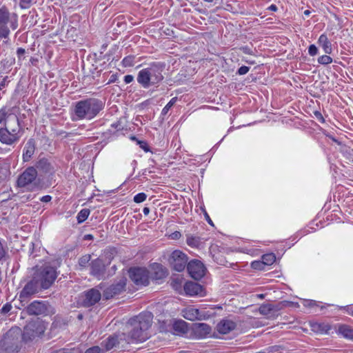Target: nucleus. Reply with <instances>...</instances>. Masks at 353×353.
I'll list each match as a JSON object with an SVG mask.
<instances>
[{
	"mask_svg": "<svg viewBox=\"0 0 353 353\" xmlns=\"http://www.w3.org/2000/svg\"><path fill=\"white\" fill-rule=\"evenodd\" d=\"M153 315L145 312L130 319L128 323V336L132 341H144L148 338V330L152 323Z\"/></svg>",
	"mask_w": 353,
	"mask_h": 353,
	"instance_id": "f257e3e1",
	"label": "nucleus"
},
{
	"mask_svg": "<svg viewBox=\"0 0 353 353\" xmlns=\"http://www.w3.org/2000/svg\"><path fill=\"white\" fill-rule=\"evenodd\" d=\"M104 107L103 103L95 98H89L77 101L74 108V120L94 118Z\"/></svg>",
	"mask_w": 353,
	"mask_h": 353,
	"instance_id": "f03ea898",
	"label": "nucleus"
},
{
	"mask_svg": "<svg viewBox=\"0 0 353 353\" xmlns=\"http://www.w3.org/2000/svg\"><path fill=\"white\" fill-rule=\"evenodd\" d=\"M163 67L160 64H152L138 73L137 80L144 88L160 83L163 79Z\"/></svg>",
	"mask_w": 353,
	"mask_h": 353,
	"instance_id": "7ed1b4c3",
	"label": "nucleus"
},
{
	"mask_svg": "<svg viewBox=\"0 0 353 353\" xmlns=\"http://www.w3.org/2000/svg\"><path fill=\"white\" fill-rule=\"evenodd\" d=\"M21 336L20 329L16 327L9 330L1 340V347L7 353L18 352L20 349Z\"/></svg>",
	"mask_w": 353,
	"mask_h": 353,
	"instance_id": "20e7f679",
	"label": "nucleus"
},
{
	"mask_svg": "<svg viewBox=\"0 0 353 353\" xmlns=\"http://www.w3.org/2000/svg\"><path fill=\"white\" fill-rule=\"evenodd\" d=\"M10 121L14 124V128H11V131H8L7 128H0V142L7 145L16 143L21 137V129L18 117L11 116Z\"/></svg>",
	"mask_w": 353,
	"mask_h": 353,
	"instance_id": "39448f33",
	"label": "nucleus"
},
{
	"mask_svg": "<svg viewBox=\"0 0 353 353\" xmlns=\"http://www.w3.org/2000/svg\"><path fill=\"white\" fill-rule=\"evenodd\" d=\"M35 278L39 279L43 289L49 288L54 282L57 273L54 268L50 265H43L37 269L34 274Z\"/></svg>",
	"mask_w": 353,
	"mask_h": 353,
	"instance_id": "423d86ee",
	"label": "nucleus"
},
{
	"mask_svg": "<svg viewBox=\"0 0 353 353\" xmlns=\"http://www.w3.org/2000/svg\"><path fill=\"white\" fill-rule=\"evenodd\" d=\"M29 315L48 316L55 313L54 307L46 301H34L26 308Z\"/></svg>",
	"mask_w": 353,
	"mask_h": 353,
	"instance_id": "0eeeda50",
	"label": "nucleus"
},
{
	"mask_svg": "<svg viewBox=\"0 0 353 353\" xmlns=\"http://www.w3.org/2000/svg\"><path fill=\"white\" fill-rule=\"evenodd\" d=\"M45 332V326L41 321L37 319L29 322L23 329L22 334L25 341L32 340L35 337L39 336Z\"/></svg>",
	"mask_w": 353,
	"mask_h": 353,
	"instance_id": "6e6552de",
	"label": "nucleus"
},
{
	"mask_svg": "<svg viewBox=\"0 0 353 353\" xmlns=\"http://www.w3.org/2000/svg\"><path fill=\"white\" fill-rule=\"evenodd\" d=\"M129 276L137 285H148L149 284V272L144 268H131Z\"/></svg>",
	"mask_w": 353,
	"mask_h": 353,
	"instance_id": "1a4fd4ad",
	"label": "nucleus"
},
{
	"mask_svg": "<svg viewBox=\"0 0 353 353\" xmlns=\"http://www.w3.org/2000/svg\"><path fill=\"white\" fill-rule=\"evenodd\" d=\"M169 262L174 270L181 272L188 265V257L181 251L174 250L170 256Z\"/></svg>",
	"mask_w": 353,
	"mask_h": 353,
	"instance_id": "9d476101",
	"label": "nucleus"
},
{
	"mask_svg": "<svg viewBox=\"0 0 353 353\" xmlns=\"http://www.w3.org/2000/svg\"><path fill=\"white\" fill-rule=\"evenodd\" d=\"M10 20V14L8 10L3 7L0 8V39H6L10 34L8 23Z\"/></svg>",
	"mask_w": 353,
	"mask_h": 353,
	"instance_id": "9b49d317",
	"label": "nucleus"
},
{
	"mask_svg": "<svg viewBox=\"0 0 353 353\" xmlns=\"http://www.w3.org/2000/svg\"><path fill=\"white\" fill-rule=\"evenodd\" d=\"M187 270L190 275L195 280L201 279L205 275V268L199 260H192L187 265Z\"/></svg>",
	"mask_w": 353,
	"mask_h": 353,
	"instance_id": "f8f14e48",
	"label": "nucleus"
},
{
	"mask_svg": "<svg viewBox=\"0 0 353 353\" xmlns=\"http://www.w3.org/2000/svg\"><path fill=\"white\" fill-rule=\"evenodd\" d=\"M37 175V171L34 167L28 168L18 178V186L26 187L32 184L35 181Z\"/></svg>",
	"mask_w": 353,
	"mask_h": 353,
	"instance_id": "ddd939ff",
	"label": "nucleus"
},
{
	"mask_svg": "<svg viewBox=\"0 0 353 353\" xmlns=\"http://www.w3.org/2000/svg\"><path fill=\"white\" fill-rule=\"evenodd\" d=\"M125 279H122L116 284L109 286L103 291V298L108 300L113 298L116 295L120 294L125 290Z\"/></svg>",
	"mask_w": 353,
	"mask_h": 353,
	"instance_id": "4468645a",
	"label": "nucleus"
},
{
	"mask_svg": "<svg viewBox=\"0 0 353 353\" xmlns=\"http://www.w3.org/2000/svg\"><path fill=\"white\" fill-rule=\"evenodd\" d=\"M41 289H43L41 287V283L39 279L35 278V275L34 274L32 279L30 281L22 290L20 294V298L34 294Z\"/></svg>",
	"mask_w": 353,
	"mask_h": 353,
	"instance_id": "2eb2a0df",
	"label": "nucleus"
},
{
	"mask_svg": "<svg viewBox=\"0 0 353 353\" xmlns=\"http://www.w3.org/2000/svg\"><path fill=\"white\" fill-rule=\"evenodd\" d=\"M101 298V294L98 290L95 288L90 289L87 292H85L83 301V305L85 307L94 305L100 301Z\"/></svg>",
	"mask_w": 353,
	"mask_h": 353,
	"instance_id": "dca6fc26",
	"label": "nucleus"
},
{
	"mask_svg": "<svg viewBox=\"0 0 353 353\" xmlns=\"http://www.w3.org/2000/svg\"><path fill=\"white\" fill-rule=\"evenodd\" d=\"M236 327V323L232 320L225 319H222L216 325V330L219 333L226 334L234 330Z\"/></svg>",
	"mask_w": 353,
	"mask_h": 353,
	"instance_id": "f3484780",
	"label": "nucleus"
},
{
	"mask_svg": "<svg viewBox=\"0 0 353 353\" xmlns=\"http://www.w3.org/2000/svg\"><path fill=\"white\" fill-rule=\"evenodd\" d=\"M34 168L37 171L41 174H52L54 172V168L47 159H39Z\"/></svg>",
	"mask_w": 353,
	"mask_h": 353,
	"instance_id": "a211bd4d",
	"label": "nucleus"
},
{
	"mask_svg": "<svg viewBox=\"0 0 353 353\" xmlns=\"http://www.w3.org/2000/svg\"><path fill=\"white\" fill-rule=\"evenodd\" d=\"M183 316L189 321L201 320L203 315L201 314L199 310L193 307H188L182 311Z\"/></svg>",
	"mask_w": 353,
	"mask_h": 353,
	"instance_id": "6ab92c4d",
	"label": "nucleus"
},
{
	"mask_svg": "<svg viewBox=\"0 0 353 353\" xmlns=\"http://www.w3.org/2000/svg\"><path fill=\"white\" fill-rule=\"evenodd\" d=\"M105 272V264L100 259H97L91 263V274L97 277H100Z\"/></svg>",
	"mask_w": 353,
	"mask_h": 353,
	"instance_id": "aec40b11",
	"label": "nucleus"
},
{
	"mask_svg": "<svg viewBox=\"0 0 353 353\" xmlns=\"http://www.w3.org/2000/svg\"><path fill=\"white\" fill-rule=\"evenodd\" d=\"M35 151V141L33 139H29L23 148V161H28Z\"/></svg>",
	"mask_w": 353,
	"mask_h": 353,
	"instance_id": "412c9836",
	"label": "nucleus"
},
{
	"mask_svg": "<svg viewBox=\"0 0 353 353\" xmlns=\"http://www.w3.org/2000/svg\"><path fill=\"white\" fill-rule=\"evenodd\" d=\"M279 310V307L272 304H263L259 308V313L266 316L268 318H272L276 316V312Z\"/></svg>",
	"mask_w": 353,
	"mask_h": 353,
	"instance_id": "4be33fe9",
	"label": "nucleus"
},
{
	"mask_svg": "<svg viewBox=\"0 0 353 353\" xmlns=\"http://www.w3.org/2000/svg\"><path fill=\"white\" fill-rule=\"evenodd\" d=\"M201 286L194 282H188L184 285V290L185 293L190 296H194L199 294L201 292Z\"/></svg>",
	"mask_w": 353,
	"mask_h": 353,
	"instance_id": "5701e85b",
	"label": "nucleus"
},
{
	"mask_svg": "<svg viewBox=\"0 0 353 353\" xmlns=\"http://www.w3.org/2000/svg\"><path fill=\"white\" fill-rule=\"evenodd\" d=\"M318 43L323 48V50L326 54L332 53V49L331 43L326 35L321 34L319 38Z\"/></svg>",
	"mask_w": 353,
	"mask_h": 353,
	"instance_id": "b1692460",
	"label": "nucleus"
},
{
	"mask_svg": "<svg viewBox=\"0 0 353 353\" xmlns=\"http://www.w3.org/2000/svg\"><path fill=\"white\" fill-rule=\"evenodd\" d=\"M195 332L201 336H205L211 332V327L206 323H196L195 324Z\"/></svg>",
	"mask_w": 353,
	"mask_h": 353,
	"instance_id": "393cba45",
	"label": "nucleus"
},
{
	"mask_svg": "<svg viewBox=\"0 0 353 353\" xmlns=\"http://www.w3.org/2000/svg\"><path fill=\"white\" fill-rule=\"evenodd\" d=\"M153 269L154 270L153 279L159 280L167 276V272L161 265L156 264L154 265Z\"/></svg>",
	"mask_w": 353,
	"mask_h": 353,
	"instance_id": "a878e982",
	"label": "nucleus"
},
{
	"mask_svg": "<svg viewBox=\"0 0 353 353\" xmlns=\"http://www.w3.org/2000/svg\"><path fill=\"white\" fill-rule=\"evenodd\" d=\"M118 343L119 341L117 336H110L106 340L102 342V344L105 347L106 350H110L112 349Z\"/></svg>",
	"mask_w": 353,
	"mask_h": 353,
	"instance_id": "bb28decb",
	"label": "nucleus"
},
{
	"mask_svg": "<svg viewBox=\"0 0 353 353\" xmlns=\"http://www.w3.org/2000/svg\"><path fill=\"white\" fill-rule=\"evenodd\" d=\"M339 332L345 338L353 340V329L348 325H343L339 328Z\"/></svg>",
	"mask_w": 353,
	"mask_h": 353,
	"instance_id": "cd10ccee",
	"label": "nucleus"
},
{
	"mask_svg": "<svg viewBox=\"0 0 353 353\" xmlns=\"http://www.w3.org/2000/svg\"><path fill=\"white\" fill-rule=\"evenodd\" d=\"M175 331L180 333H185L188 331L187 323L183 320L176 321L173 325Z\"/></svg>",
	"mask_w": 353,
	"mask_h": 353,
	"instance_id": "c85d7f7f",
	"label": "nucleus"
},
{
	"mask_svg": "<svg viewBox=\"0 0 353 353\" xmlns=\"http://www.w3.org/2000/svg\"><path fill=\"white\" fill-rule=\"evenodd\" d=\"M312 330L316 332L324 333L327 332L330 327L324 323H314L312 324Z\"/></svg>",
	"mask_w": 353,
	"mask_h": 353,
	"instance_id": "c756f323",
	"label": "nucleus"
},
{
	"mask_svg": "<svg viewBox=\"0 0 353 353\" xmlns=\"http://www.w3.org/2000/svg\"><path fill=\"white\" fill-rule=\"evenodd\" d=\"M186 242L188 245L191 247L197 248L199 246L201 243L200 238L198 236H194L192 235H188L187 236Z\"/></svg>",
	"mask_w": 353,
	"mask_h": 353,
	"instance_id": "7c9ffc66",
	"label": "nucleus"
},
{
	"mask_svg": "<svg viewBox=\"0 0 353 353\" xmlns=\"http://www.w3.org/2000/svg\"><path fill=\"white\" fill-rule=\"evenodd\" d=\"M276 260V256L273 253L265 254L262 256V261L264 265H270L274 263Z\"/></svg>",
	"mask_w": 353,
	"mask_h": 353,
	"instance_id": "2f4dec72",
	"label": "nucleus"
},
{
	"mask_svg": "<svg viewBox=\"0 0 353 353\" xmlns=\"http://www.w3.org/2000/svg\"><path fill=\"white\" fill-rule=\"evenodd\" d=\"M90 210L87 208L82 209L77 214V219L79 223H83L85 221L89 214H90Z\"/></svg>",
	"mask_w": 353,
	"mask_h": 353,
	"instance_id": "473e14b6",
	"label": "nucleus"
},
{
	"mask_svg": "<svg viewBox=\"0 0 353 353\" xmlns=\"http://www.w3.org/2000/svg\"><path fill=\"white\" fill-rule=\"evenodd\" d=\"M134 56H128L125 57L123 61V65L125 67H131L134 65Z\"/></svg>",
	"mask_w": 353,
	"mask_h": 353,
	"instance_id": "72a5a7b5",
	"label": "nucleus"
},
{
	"mask_svg": "<svg viewBox=\"0 0 353 353\" xmlns=\"http://www.w3.org/2000/svg\"><path fill=\"white\" fill-rule=\"evenodd\" d=\"M176 101H177V98L176 97L172 98L168 103V104L163 108V109L162 110V114H166L168 113V112L169 111V110L171 108V107H172L175 104Z\"/></svg>",
	"mask_w": 353,
	"mask_h": 353,
	"instance_id": "f704fd0d",
	"label": "nucleus"
},
{
	"mask_svg": "<svg viewBox=\"0 0 353 353\" xmlns=\"http://www.w3.org/2000/svg\"><path fill=\"white\" fill-rule=\"evenodd\" d=\"M318 62L323 65H327L332 62V59L328 55H323L319 57Z\"/></svg>",
	"mask_w": 353,
	"mask_h": 353,
	"instance_id": "c9c22d12",
	"label": "nucleus"
},
{
	"mask_svg": "<svg viewBox=\"0 0 353 353\" xmlns=\"http://www.w3.org/2000/svg\"><path fill=\"white\" fill-rule=\"evenodd\" d=\"M146 198H147V195L145 193H143V192L139 193L134 196V201L135 203H139L144 201L146 199Z\"/></svg>",
	"mask_w": 353,
	"mask_h": 353,
	"instance_id": "e433bc0d",
	"label": "nucleus"
},
{
	"mask_svg": "<svg viewBox=\"0 0 353 353\" xmlns=\"http://www.w3.org/2000/svg\"><path fill=\"white\" fill-rule=\"evenodd\" d=\"M90 260V255H85L81 257L79 260V264L81 267H85L86 265L88 263V262Z\"/></svg>",
	"mask_w": 353,
	"mask_h": 353,
	"instance_id": "4c0bfd02",
	"label": "nucleus"
},
{
	"mask_svg": "<svg viewBox=\"0 0 353 353\" xmlns=\"http://www.w3.org/2000/svg\"><path fill=\"white\" fill-rule=\"evenodd\" d=\"M251 267L254 270H263L265 265L263 261H254L251 263Z\"/></svg>",
	"mask_w": 353,
	"mask_h": 353,
	"instance_id": "58836bf2",
	"label": "nucleus"
},
{
	"mask_svg": "<svg viewBox=\"0 0 353 353\" xmlns=\"http://www.w3.org/2000/svg\"><path fill=\"white\" fill-rule=\"evenodd\" d=\"M8 113L6 108H2L0 110V123L4 121H8Z\"/></svg>",
	"mask_w": 353,
	"mask_h": 353,
	"instance_id": "ea45409f",
	"label": "nucleus"
},
{
	"mask_svg": "<svg viewBox=\"0 0 353 353\" xmlns=\"http://www.w3.org/2000/svg\"><path fill=\"white\" fill-rule=\"evenodd\" d=\"M11 116H16L14 114H9L8 116V121L6 123L5 127L3 128H7L8 131H11V128H14V124L12 121H10Z\"/></svg>",
	"mask_w": 353,
	"mask_h": 353,
	"instance_id": "a19ab883",
	"label": "nucleus"
},
{
	"mask_svg": "<svg viewBox=\"0 0 353 353\" xmlns=\"http://www.w3.org/2000/svg\"><path fill=\"white\" fill-rule=\"evenodd\" d=\"M103 350L99 346H93L88 348L85 353H101Z\"/></svg>",
	"mask_w": 353,
	"mask_h": 353,
	"instance_id": "79ce46f5",
	"label": "nucleus"
},
{
	"mask_svg": "<svg viewBox=\"0 0 353 353\" xmlns=\"http://www.w3.org/2000/svg\"><path fill=\"white\" fill-rule=\"evenodd\" d=\"M32 0H20V6L21 8L26 9L30 8Z\"/></svg>",
	"mask_w": 353,
	"mask_h": 353,
	"instance_id": "37998d69",
	"label": "nucleus"
},
{
	"mask_svg": "<svg viewBox=\"0 0 353 353\" xmlns=\"http://www.w3.org/2000/svg\"><path fill=\"white\" fill-rule=\"evenodd\" d=\"M250 68L245 65L241 66L239 68L237 74L239 75H243L248 72Z\"/></svg>",
	"mask_w": 353,
	"mask_h": 353,
	"instance_id": "c03bdc74",
	"label": "nucleus"
},
{
	"mask_svg": "<svg viewBox=\"0 0 353 353\" xmlns=\"http://www.w3.org/2000/svg\"><path fill=\"white\" fill-rule=\"evenodd\" d=\"M303 305L307 307H312L316 305V303L313 300H304Z\"/></svg>",
	"mask_w": 353,
	"mask_h": 353,
	"instance_id": "a18cd8bd",
	"label": "nucleus"
},
{
	"mask_svg": "<svg viewBox=\"0 0 353 353\" xmlns=\"http://www.w3.org/2000/svg\"><path fill=\"white\" fill-rule=\"evenodd\" d=\"M240 50L247 54H253L252 49L248 46L240 48Z\"/></svg>",
	"mask_w": 353,
	"mask_h": 353,
	"instance_id": "49530a36",
	"label": "nucleus"
},
{
	"mask_svg": "<svg viewBox=\"0 0 353 353\" xmlns=\"http://www.w3.org/2000/svg\"><path fill=\"white\" fill-rule=\"evenodd\" d=\"M309 54L311 56H314L318 52V49L314 45H310L308 49Z\"/></svg>",
	"mask_w": 353,
	"mask_h": 353,
	"instance_id": "de8ad7c7",
	"label": "nucleus"
},
{
	"mask_svg": "<svg viewBox=\"0 0 353 353\" xmlns=\"http://www.w3.org/2000/svg\"><path fill=\"white\" fill-rule=\"evenodd\" d=\"M11 308H12L11 305L7 303L5 305H3V307L1 308V314H6V313H8V312L10 311Z\"/></svg>",
	"mask_w": 353,
	"mask_h": 353,
	"instance_id": "09e8293b",
	"label": "nucleus"
},
{
	"mask_svg": "<svg viewBox=\"0 0 353 353\" xmlns=\"http://www.w3.org/2000/svg\"><path fill=\"white\" fill-rule=\"evenodd\" d=\"M133 80H134V77L132 75L128 74L124 77V81L125 83H130L132 82Z\"/></svg>",
	"mask_w": 353,
	"mask_h": 353,
	"instance_id": "8fccbe9b",
	"label": "nucleus"
},
{
	"mask_svg": "<svg viewBox=\"0 0 353 353\" xmlns=\"http://www.w3.org/2000/svg\"><path fill=\"white\" fill-rule=\"evenodd\" d=\"M314 115L319 121H320L321 122H324V119L320 112H314Z\"/></svg>",
	"mask_w": 353,
	"mask_h": 353,
	"instance_id": "3c124183",
	"label": "nucleus"
},
{
	"mask_svg": "<svg viewBox=\"0 0 353 353\" xmlns=\"http://www.w3.org/2000/svg\"><path fill=\"white\" fill-rule=\"evenodd\" d=\"M26 52L25 49L22 48H19L17 50V54L19 58H20L21 56H23Z\"/></svg>",
	"mask_w": 353,
	"mask_h": 353,
	"instance_id": "603ef678",
	"label": "nucleus"
},
{
	"mask_svg": "<svg viewBox=\"0 0 353 353\" xmlns=\"http://www.w3.org/2000/svg\"><path fill=\"white\" fill-rule=\"evenodd\" d=\"M6 251L3 248L1 243L0 242V261L4 257Z\"/></svg>",
	"mask_w": 353,
	"mask_h": 353,
	"instance_id": "864d4df0",
	"label": "nucleus"
},
{
	"mask_svg": "<svg viewBox=\"0 0 353 353\" xmlns=\"http://www.w3.org/2000/svg\"><path fill=\"white\" fill-rule=\"evenodd\" d=\"M51 199H52V197L50 196L46 195V196H42L40 200L42 202L48 203V202L50 201Z\"/></svg>",
	"mask_w": 353,
	"mask_h": 353,
	"instance_id": "5fc2aeb1",
	"label": "nucleus"
},
{
	"mask_svg": "<svg viewBox=\"0 0 353 353\" xmlns=\"http://www.w3.org/2000/svg\"><path fill=\"white\" fill-rule=\"evenodd\" d=\"M171 236H172V239H179L181 237V234L179 232H175L172 233Z\"/></svg>",
	"mask_w": 353,
	"mask_h": 353,
	"instance_id": "6e6d98bb",
	"label": "nucleus"
},
{
	"mask_svg": "<svg viewBox=\"0 0 353 353\" xmlns=\"http://www.w3.org/2000/svg\"><path fill=\"white\" fill-rule=\"evenodd\" d=\"M205 217L209 224H210L211 225H214L212 221L211 220V219L210 218L209 215L206 212H205Z\"/></svg>",
	"mask_w": 353,
	"mask_h": 353,
	"instance_id": "4d7b16f0",
	"label": "nucleus"
},
{
	"mask_svg": "<svg viewBox=\"0 0 353 353\" xmlns=\"http://www.w3.org/2000/svg\"><path fill=\"white\" fill-rule=\"evenodd\" d=\"M143 214L147 216L150 213V208H148V207H145L143 209Z\"/></svg>",
	"mask_w": 353,
	"mask_h": 353,
	"instance_id": "13d9d810",
	"label": "nucleus"
},
{
	"mask_svg": "<svg viewBox=\"0 0 353 353\" xmlns=\"http://www.w3.org/2000/svg\"><path fill=\"white\" fill-rule=\"evenodd\" d=\"M268 9L272 11H276L277 7L275 5L272 4L268 8Z\"/></svg>",
	"mask_w": 353,
	"mask_h": 353,
	"instance_id": "bf43d9fd",
	"label": "nucleus"
},
{
	"mask_svg": "<svg viewBox=\"0 0 353 353\" xmlns=\"http://www.w3.org/2000/svg\"><path fill=\"white\" fill-rule=\"evenodd\" d=\"M84 239H85V240H92V239H93V236L92 234H86L84 236Z\"/></svg>",
	"mask_w": 353,
	"mask_h": 353,
	"instance_id": "052dcab7",
	"label": "nucleus"
},
{
	"mask_svg": "<svg viewBox=\"0 0 353 353\" xmlns=\"http://www.w3.org/2000/svg\"><path fill=\"white\" fill-rule=\"evenodd\" d=\"M310 14V11L308 10H306L304 11V14L306 16H308Z\"/></svg>",
	"mask_w": 353,
	"mask_h": 353,
	"instance_id": "680f3d73",
	"label": "nucleus"
},
{
	"mask_svg": "<svg viewBox=\"0 0 353 353\" xmlns=\"http://www.w3.org/2000/svg\"><path fill=\"white\" fill-rule=\"evenodd\" d=\"M11 27L12 28V29H15L17 28V25H15L14 23H12Z\"/></svg>",
	"mask_w": 353,
	"mask_h": 353,
	"instance_id": "e2e57ef3",
	"label": "nucleus"
},
{
	"mask_svg": "<svg viewBox=\"0 0 353 353\" xmlns=\"http://www.w3.org/2000/svg\"><path fill=\"white\" fill-rule=\"evenodd\" d=\"M179 353H190L189 351H181Z\"/></svg>",
	"mask_w": 353,
	"mask_h": 353,
	"instance_id": "0e129e2a",
	"label": "nucleus"
},
{
	"mask_svg": "<svg viewBox=\"0 0 353 353\" xmlns=\"http://www.w3.org/2000/svg\"><path fill=\"white\" fill-rule=\"evenodd\" d=\"M258 296L261 299H263L264 298V295L263 294H259Z\"/></svg>",
	"mask_w": 353,
	"mask_h": 353,
	"instance_id": "69168bd1",
	"label": "nucleus"
},
{
	"mask_svg": "<svg viewBox=\"0 0 353 353\" xmlns=\"http://www.w3.org/2000/svg\"><path fill=\"white\" fill-rule=\"evenodd\" d=\"M78 319H82V314H79L78 315Z\"/></svg>",
	"mask_w": 353,
	"mask_h": 353,
	"instance_id": "338daca9",
	"label": "nucleus"
},
{
	"mask_svg": "<svg viewBox=\"0 0 353 353\" xmlns=\"http://www.w3.org/2000/svg\"><path fill=\"white\" fill-rule=\"evenodd\" d=\"M351 314L353 316V311L352 312Z\"/></svg>",
	"mask_w": 353,
	"mask_h": 353,
	"instance_id": "774afa93",
	"label": "nucleus"
}]
</instances>
